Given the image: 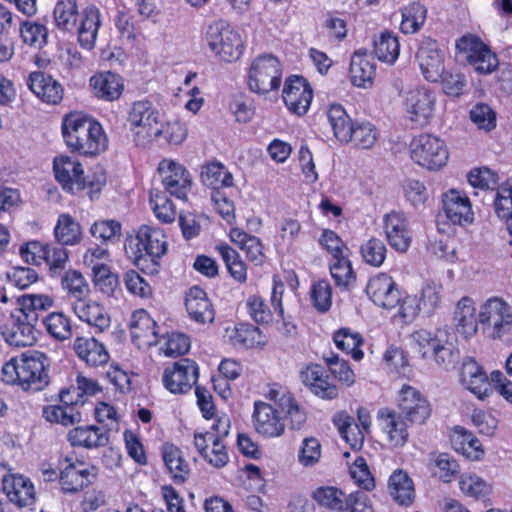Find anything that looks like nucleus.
Here are the masks:
<instances>
[{
  "mask_svg": "<svg viewBox=\"0 0 512 512\" xmlns=\"http://www.w3.org/2000/svg\"><path fill=\"white\" fill-rule=\"evenodd\" d=\"M266 399L277 405L256 400L253 404L252 425L255 432L264 439L281 437L286 428L285 418L289 419L291 428L299 429L306 422L307 414L294 394L279 383H272L265 393Z\"/></svg>",
  "mask_w": 512,
  "mask_h": 512,
  "instance_id": "f257e3e1",
  "label": "nucleus"
},
{
  "mask_svg": "<svg viewBox=\"0 0 512 512\" xmlns=\"http://www.w3.org/2000/svg\"><path fill=\"white\" fill-rule=\"evenodd\" d=\"M124 250L131 263L142 273L155 276L161 271V261L168 252L164 229L142 224L127 234Z\"/></svg>",
  "mask_w": 512,
  "mask_h": 512,
  "instance_id": "f03ea898",
  "label": "nucleus"
},
{
  "mask_svg": "<svg viewBox=\"0 0 512 512\" xmlns=\"http://www.w3.org/2000/svg\"><path fill=\"white\" fill-rule=\"evenodd\" d=\"M61 131L68 150L79 156L95 157L108 148L102 124L85 113L72 111L62 118Z\"/></svg>",
  "mask_w": 512,
  "mask_h": 512,
  "instance_id": "7ed1b4c3",
  "label": "nucleus"
},
{
  "mask_svg": "<svg viewBox=\"0 0 512 512\" xmlns=\"http://www.w3.org/2000/svg\"><path fill=\"white\" fill-rule=\"evenodd\" d=\"M49 368V358L44 352L26 350L3 364L1 380L24 392H39L49 385Z\"/></svg>",
  "mask_w": 512,
  "mask_h": 512,
  "instance_id": "20e7f679",
  "label": "nucleus"
},
{
  "mask_svg": "<svg viewBox=\"0 0 512 512\" xmlns=\"http://www.w3.org/2000/svg\"><path fill=\"white\" fill-rule=\"evenodd\" d=\"M53 172L56 181L66 193L75 195L87 190L90 199L100 194L107 181L102 168L97 167L85 174L82 163L68 155L54 158Z\"/></svg>",
  "mask_w": 512,
  "mask_h": 512,
  "instance_id": "39448f33",
  "label": "nucleus"
},
{
  "mask_svg": "<svg viewBox=\"0 0 512 512\" xmlns=\"http://www.w3.org/2000/svg\"><path fill=\"white\" fill-rule=\"evenodd\" d=\"M61 470L60 490L65 495H77L92 486L99 475L96 465L79 459L75 452L61 455L57 460Z\"/></svg>",
  "mask_w": 512,
  "mask_h": 512,
  "instance_id": "423d86ee",
  "label": "nucleus"
},
{
  "mask_svg": "<svg viewBox=\"0 0 512 512\" xmlns=\"http://www.w3.org/2000/svg\"><path fill=\"white\" fill-rule=\"evenodd\" d=\"M283 65L278 57L270 53L256 56L246 74L247 88L254 94L267 95L279 91L282 85Z\"/></svg>",
  "mask_w": 512,
  "mask_h": 512,
  "instance_id": "0eeeda50",
  "label": "nucleus"
},
{
  "mask_svg": "<svg viewBox=\"0 0 512 512\" xmlns=\"http://www.w3.org/2000/svg\"><path fill=\"white\" fill-rule=\"evenodd\" d=\"M19 254L27 264L38 267L45 265L52 277L60 275L69 260L67 249L56 242L30 240L20 246Z\"/></svg>",
  "mask_w": 512,
  "mask_h": 512,
  "instance_id": "6e6552de",
  "label": "nucleus"
},
{
  "mask_svg": "<svg viewBox=\"0 0 512 512\" xmlns=\"http://www.w3.org/2000/svg\"><path fill=\"white\" fill-rule=\"evenodd\" d=\"M206 41L214 55L226 63L238 61L245 50L241 34L224 21H216L208 26Z\"/></svg>",
  "mask_w": 512,
  "mask_h": 512,
  "instance_id": "1a4fd4ad",
  "label": "nucleus"
},
{
  "mask_svg": "<svg viewBox=\"0 0 512 512\" xmlns=\"http://www.w3.org/2000/svg\"><path fill=\"white\" fill-rule=\"evenodd\" d=\"M132 141L137 147H145L156 135L159 111L148 99L131 103L126 118Z\"/></svg>",
  "mask_w": 512,
  "mask_h": 512,
  "instance_id": "9d476101",
  "label": "nucleus"
},
{
  "mask_svg": "<svg viewBox=\"0 0 512 512\" xmlns=\"http://www.w3.org/2000/svg\"><path fill=\"white\" fill-rule=\"evenodd\" d=\"M284 282L278 274L272 276V289L270 296V303L273 310L270 309L266 300L258 295H250L246 302L245 308L249 317L260 326H269L274 321L283 320L284 306H283V294H284Z\"/></svg>",
  "mask_w": 512,
  "mask_h": 512,
  "instance_id": "9b49d317",
  "label": "nucleus"
},
{
  "mask_svg": "<svg viewBox=\"0 0 512 512\" xmlns=\"http://www.w3.org/2000/svg\"><path fill=\"white\" fill-rule=\"evenodd\" d=\"M409 151L414 163L430 171L440 170L449 159V151L444 140L429 133L413 137Z\"/></svg>",
  "mask_w": 512,
  "mask_h": 512,
  "instance_id": "f8f14e48",
  "label": "nucleus"
},
{
  "mask_svg": "<svg viewBox=\"0 0 512 512\" xmlns=\"http://www.w3.org/2000/svg\"><path fill=\"white\" fill-rule=\"evenodd\" d=\"M300 380L305 388L315 397L333 401L339 398L344 385L337 382V377L319 363L306 364L299 373Z\"/></svg>",
  "mask_w": 512,
  "mask_h": 512,
  "instance_id": "ddd939ff",
  "label": "nucleus"
},
{
  "mask_svg": "<svg viewBox=\"0 0 512 512\" xmlns=\"http://www.w3.org/2000/svg\"><path fill=\"white\" fill-rule=\"evenodd\" d=\"M455 47L456 54L463 57L479 74H490L499 65L496 54L476 35H463L456 41Z\"/></svg>",
  "mask_w": 512,
  "mask_h": 512,
  "instance_id": "4468645a",
  "label": "nucleus"
},
{
  "mask_svg": "<svg viewBox=\"0 0 512 512\" xmlns=\"http://www.w3.org/2000/svg\"><path fill=\"white\" fill-rule=\"evenodd\" d=\"M397 411L413 425L421 426L431 418L432 404L419 389L409 384H404L397 393Z\"/></svg>",
  "mask_w": 512,
  "mask_h": 512,
  "instance_id": "2eb2a0df",
  "label": "nucleus"
},
{
  "mask_svg": "<svg viewBox=\"0 0 512 512\" xmlns=\"http://www.w3.org/2000/svg\"><path fill=\"white\" fill-rule=\"evenodd\" d=\"M0 490L19 508L35 502V488L30 478L13 472L6 463L0 462Z\"/></svg>",
  "mask_w": 512,
  "mask_h": 512,
  "instance_id": "dca6fc26",
  "label": "nucleus"
},
{
  "mask_svg": "<svg viewBox=\"0 0 512 512\" xmlns=\"http://www.w3.org/2000/svg\"><path fill=\"white\" fill-rule=\"evenodd\" d=\"M199 378V366L196 361L181 358L164 367L162 384L172 394H186L192 390Z\"/></svg>",
  "mask_w": 512,
  "mask_h": 512,
  "instance_id": "f3484780",
  "label": "nucleus"
},
{
  "mask_svg": "<svg viewBox=\"0 0 512 512\" xmlns=\"http://www.w3.org/2000/svg\"><path fill=\"white\" fill-rule=\"evenodd\" d=\"M37 322L35 317L24 312L12 313L8 321L1 327V335L5 342L14 347H28L37 341Z\"/></svg>",
  "mask_w": 512,
  "mask_h": 512,
  "instance_id": "a211bd4d",
  "label": "nucleus"
},
{
  "mask_svg": "<svg viewBox=\"0 0 512 512\" xmlns=\"http://www.w3.org/2000/svg\"><path fill=\"white\" fill-rule=\"evenodd\" d=\"M435 105V94L426 87L409 90L403 103L406 118L416 127H424L430 123Z\"/></svg>",
  "mask_w": 512,
  "mask_h": 512,
  "instance_id": "6ab92c4d",
  "label": "nucleus"
},
{
  "mask_svg": "<svg viewBox=\"0 0 512 512\" xmlns=\"http://www.w3.org/2000/svg\"><path fill=\"white\" fill-rule=\"evenodd\" d=\"M313 89L302 75H290L283 84L282 99L288 111L297 116L307 114L312 100Z\"/></svg>",
  "mask_w": 512,
  "mask_h": 512,
  "instance_id": "aec40b11",
  "label": "nucleus"
},
{
  "mask_svg": "<svg viewBox=\"0 0 512 512\" xmlns=\"http://www.w3.org/2000/svg\"><path fill=\"white\" fill-rule=\"evenodd\" d=\"M378 425L388 444L393 448L403 447L409 440V429L413 424L396 409L383 407L377 412Z\"/></svg>",
  "mask_w": 512,
  "mask_h": 512,
  "instance_id": "412c9836",
  "label": "nucleus"
},
{
  "mask_svg": "<svg viewBox=\"0 0 512 512\" xmlns=\"http://www.w3.org/2000/svg\"><path fill=\"white\" fill-rule=\"evenodd\" d=\"M164 191L180 200H186L192 186L190 172L180 163L163 159L158 165Z\"/></svg>",
  "mask_w": 512,
  "mask_h": 512,
  "instance_id": "4be33fe9",
  "label": "nucleus"
},
{
  "mask_svg": "<svg viewBox=\"0 0 512 512\" xmlns=\"http://www.w3.org/2000/svg\"><path fill=\"white\" fill-rule=\"evenodd\" d=\"M383 231L389 246L398 253H406L413 240V231L403 212L391 211L383 217Z\"/></svg>",
  "mask_w": 512,
  "mask_h": 512,
  "instance_id": "5701e85b",
  "label": "nucleus"
},
{
  "mask_svg": "<svg viewBox=\"0 0 512 512\" xmlns=\"http://www.w3.org/2000/svg\"><path fill=\"white\" fill-rule=\"evenodd\" d=\"M460 382L478 400H485L493 393L492 375L489 377L483 366L474 358L467 357L463 360Z\"/></svg>",
  "mask_w": 512,
  "mask_h": 512,
  "instance_id": "b1692460",
  "label": "nucleus"
},
{
  "mask_svg": "<svg viewBox=\"0 0 512 512\" xmlns=\"http://www.w3.org/2000/svg\"><path fill=\"white\" fill-rule=\"evenodd\" d=\"M442 212L448 223L459 226L472 224L474 212L468 195L458 189H449L441 197Z\"/></svg>",
  "mask_w": 512,
  "mask_h": 512,
  "instance_id": "393cba45",
  "label": "nucleus"
},
{
  "mask_svg": "<svg viewBox=\"0 0 512 512\" xmlns=\"http://www.w3.org/2000/svg\"><path fill=\"white\" fill-rule=\"evenodd\" d=\"M72 350L78 360L90 369L104 368L111 358L107 346L95 336H76Z\"/></svg>",
  "mask_w": 512,
  "mask_h": 512,
  "instance_id": "a878e982",
  "label": "nucleus"
},
{
  "mask_svg": "<svg viewBox=\"0 0 512 512\" xmlns=\"http://www.w3.org/2000/svg\"><path fill=\"white\" fill-rule=\"evenodd\" d=\"M412 348L423 359H433L438 365L451 362L452 351L437 335L425 329L412 333Z\"/></svg>",
  "mask_w": 512,
  "mask_h": 512,
  "instance_id": "bb28decb",
  "label": "nucleus"
},
{
  "mask_svg": "<svg viewBox=\"0 0 512 512\" xmlns=\"http://www.w3.org/2000/svg\"><path fill=\"white\" fill-rule=\"evenodd\" d=\"M368 297L378 307L391 310L399 304L401 293L394 279L381 272L371 277L366 286Z\"/></svg>",
  "mask_w": 512,
  "mask_h": 512,
  "instance_id": "cd10ccee",
  "label": "nucleus"
},
{
  "mask_svg": "<svg viewBox=\"0 0 512 512\" xmlns=\"http://www.w3.org/2000/svg\"><path fill=\"white\" fill-rule=\"evenodd\" d=\"M224 337L237 350L262 349L268 342L259 326L243 321L226 327Z\"/></svg>",
  "mask_w": 512,
  "mask_h": 512,
  "instance_id": "c85d7f7f",
  "label": "nucleus"
},
{
  "mask_svg": "<svg viewBox=\"0 0 512 512\" xmlns=\"http://www.w3.org/2000/svg\"><path fill=\"white\" fill-rule=\"evenodd\" d=\"M71 310L81 322L89 325L95 334L103 333L111 326V316L104 305L90 299L89 296L71 301Z\"/></svg>",
  "mask_w": 512,
  "mask_h": 512,
  "instance_id": "c756f323",
  "label": "nucleus"
},
{
  "mask_svg": "<svg viewBox=\"0 0 512 512\" xmlns=\"http://www.w3.org/2000/svg\"><path fill=\"white\" fill-rule=\"evenodd\" d=\"M158 324L144 308L132 312L129 331L132 342L138 347H150L159 341Z\"/></svg>",
  "mask_w": 512,
  "mask_h": 512,
  "instance_id": "7c9ffc66",
  "label": "nucleus"
},
{
  "mask_svg": "<svg viewBox=\"0 0 512 512\" xmlns=\"http://www.w3.org/2000/svg\"><path fill=\"white\" fill-rule=\"evenodd\" d=\"M59 404L46 405L42 409V417L51 424L68 427L82 420L80 406L61 389L58 393Z\"/></svg>",
  "mask_w": 512,
  "mask_h": 512,
  "instance_id": "2f4dec72",
  "label": "nucleus"
},
{
  "mask_svg": "<svg viewBox=\"0 0 512 512\" xmlns=\"http://www.w3.org/2000/svg\"><path fill=\"white\" fill-rule=\"evenodd\" d=\"M102 25L100 9L95 4L85 6L79 15L76 29L79 45L85 50L94 49Z\"/></svg>",
  "mask_w": 512,
  "mask_h": 512,
  "instance_id": "473e14b6",
  "label": "nucleus"
},
{
  "mask_svg": "<svg viewBox=\"0 0 512 512\" xmlns=\"http://www.w3.org/2000/svg\"><path fill=\"white\" fill-rule=\"evenodd\" d=\"M91 92L98 100L114 102L121 98L124 89V78L112 71H99L89 79Z\"/></svg>",
  "mask_w": 512,
  "mask_h": 512,
  "instance_id": "72a5a7b5",
  "label": "nucleus"
},
{
  "mask_svg": "<svg viewBox=\"0 0 512 512\" xmlns=\"http://www.w3.org/2000/svg\"><path fill=\"white\" fill-rule=\"evenodd\" d=\"M376 62L366 49L356 50L349 66V77L353 86L362 89L371 88L376 77Z\"/></svg>",
  "mask_w": 512,
  "mask_h": 512,
  "instance_id": "f704fd0d",
  "label": "nucleus"
},
{
  "mask_svg": "<svg viewBox=\"0 0 512 512\" xmlns=\"http://www.w3.org/2000/svg\"><path fill=\"white\" fill-rule=\"evenodd\" d=\"M185 308L191 320L199 324L212 323L215 309L207 292L198 285L190 287L185 293Z\"/></svg>",
  "mask_w": 512,
  "mask_h": 512,
  "instance_id": "c9c22d12",
  "label": "nucleus"
},
{
  "mask_svg": "<svg viewBox=\"0 0 512 512\" xmlns=\"http://www.w3.org/2000/svg\"><path fill=\"white\" fill-rule=\"evenodd\" d=\"M27 84L32 93L43 103L57 105L63 99L62 84L45 72H31Z\"/></svg>",
  "mask_w": 512,
  "mask_h": 512,
  "instance_id": "e433bc0d",
  "label": "nucleus"
},
{
  "mask_svg": "<svg viewBox=\"0 0 512 512\" xmlns=\"http://www.w3.org/2000/svg\"><path fill=\"white\" fill-rule=\"evenodd\" d=\"M109 428L97 425H82L72 428L67 434V441L72 447L87 450L105 447L109 443Z\"/></svg>",
  "mask_w": 512,
  "mask_h": 512,
  "instance_id": "4c0bfd02",
  "label": "nucleus"
},
{
  "mask_svg": "<svg viewBox=\"0 0 512 512\" xmlns=\"http://www.w3.org/2000/svg\"><path fill=\"white\" fill-rule=\"evenodd\" d=\"M417 59L424 78L438 82L445 72L444 58L436 41L424 42L417 52Z\"/></svg>",
  "mask_w": 512,
  "mask_h": 512,
  "instance_id": "58836bf2",
  "label": "nucleus"
},
{
  "mask_svg": "<svg viewBox=\"0 0 512 512\" xmlns=\"http://www.w3.org/2000/svg\"><path fill=\"white\" fill-rule=\"evenodd\" d=\"M230 241L239 247L246 259L255 266H262L266 260L265 246L261 239L238 227H232L228 234Z\"/></svg>",
  "mask_w": 512,
  "mask_h": 512,
  "instance_id": "ea45409f",
  "label": "nucleus"
},
{
  "mask_svg": "<svg viewBox=\"0 0 512 512\" xmlns=\"http://www.w3.org/2000/svg\"><path fill=\"white\" fill-rule=\"evenodd\" d=\"M193 442L199 455L213 467L222 468L229 462L228 450L223 441L194 433Z\"/></svg>",
  "mask_w": 512,
  "mask_h": 512,
  "instance_id": "a19ab883",
  "label": "nucleus"
},
{
  "mask_svg": "<svg viewBox=\"0 0 512 512\" xmlns=\"http://www.w3.org/2000/svg\"><path fill=\"white\" fill-rule=\"evenodd\" d=\"M450 443L452 448L465 458L476 461L484 456V449L479 439L469 430L462 426H455L451 429Z\"/></svg>",
  "mask_w": 512,
  "mask_h": 512,
  "instance_id": "79ce46f5",
  "label": "nucleus"
},
{
  "mask_svg": "<svg viewBox=\"0 0 512 512\" xmlns=\"http://www.w3.org/2000/svg\"><path fill=\"white\" fill-rule=\"evenodd\" d=\"M162 458L173 482L185 483L189 478L191 467L183 451L172 443H165L162 446Z\"/></svg>",
  "mask_w": 512,
  "mask_h": 512,
  "instance_id": "37998d69",
  "label": "nucleus"
},
{
  "mask_svg": "<svg viewBox=\"0 0 512 512\" xmlns=\"http://www.w3.org/2000/svg\"><path fill=\"white\" fill-rule=\"evenodd\" d=\"M55 242L62 247L76 246L83 240L80 223L69 213L59 214L53 229Z\"/></svg>",
  "mask_w": 512,
  "mask_h": 512,
  "instance_id": "c03bdc74",
  "label": "nucleus"
},
{
  "mask_svg": "<svg viewBox=\"0 0 512 512\" xmlns=\"http://www.w3.org/2000/svg\"><path fill=\"white\" fill-rule=\"evenodd\" d=\"M47 335L55 342L63 343L74 334V325L70 316L62 311L47 313L41 320Z\"/></svg>",
  "mask_w": 512,
  "mask_h": 512,
  "instance_id": "a18cd8bd",
  "label": "nucleus"
},
{
  "mask_svg": "<svg viewBox=\"0 0 512 512\" xmlns=\"http://www.w3.org/2000/svg\"><path fill=\"white\" fill-rule=\"evenodd\" d=\"M456 330L465 338L476 334L478 330V318L473 299L468 296L462 297L457 305L453 317Z\"/></svg>",
  "mask_w": 512,
  "mask_h": 512,
  "instance_id": "49530a36",
  "label": "nucleus"
},
{
  "mask_svg": "<svg viewBox=\"0 0 512 512\" xmlns=\"http://www.w3.org/2000/svg\"><path fill=\"white\" fill-rule=\"evenodd\" d=\"M332 340L336 348L354 361H361L364 358L362 347L365 340L361 333L349 328L341 327L333 332Z\"/></svg>",
  "mask_w": 512,
  "mask_h": 512,
  "instance_id": "de8ad7c7",
  "label": "nucleus"
},
{
  "mask_svg": "<svg viewBox=\"0 0 512 512\" xmlns=\"http://www.w3.org/2000/svg\"><path fill=\"white\" fill-rule=\"evenodd\" d=\"M388 489L393 500L402 506H410L415 499L414 483L407 472L395 470L388 480Z\"/></svg>",
  "mask_w": 512,
  "mask_h": 512,
  "instance_id": "09e8293b",
  "label": "nucleus"
},
{
  "mask_svg": "<svg viewBox=\"0 0 512 512\" xmlns=\"http://www.w3.org/2000/svg\"><path fill=\"white\" fill-rule=\"evenodd\" d=\"M215 251L221 257L230 277L238 284H244L248 279V267L240 254L226 242L215 246Z\"/></svg>",
  "mask_w": 512,
  "mask_h": 512,
  "instance_id": "8fccbe9b",
  "label": "nucleus"
},
{
  "mask_svg": "<svg viewBox=\"0 0 512 512\" xmlns=\"http://www.w3.org/2000/svg\"><path fill=\"white\" fill-rule=\"evenodd\" d=\"M510 313H512V307L505 300L500 297H491L481 305L478 321L484 331H489Z\"/></svg>",
  "mask_w": 512,
  "mask_h": 512,
  "instance_id": "3c124183",
  "label": "nucleus"
},
{
  "mask_svg": "<svg viewBox=\"0 0 512 512\" xmlns=\"http://www.w3.org/2000/svg\"><path fill=\"white\" fill-rule=\"evenodd\" d=\"M201 180L204 185L210 187L212 191L222 188L232 187L234 179L232 173L227 167L219 161H209L202 166Z\"/></svg>",
  "mask_w": 512,
  "mask_h": 512,
  "instance_id": "603ef678",
  "label": "nucleus"
},
{
  "mask_svg": "<svg viewBox=\"0 0 512 512\" xmlns=\"http://www.w3.org/2000/svg\"><path fill=\"white\" fill-rule=\"evenodd\" d=\"M333 423L338 428L342 438L354 451L362 448L367 433L360 429L352 416L346 411H341L334 416Z\"/></svg>",
  "mask_w": 512,
  "mask_h": 512,
  "instance_id": "864d4df0",
  "label": "nucleus"
},
{
  "mask_svg": "<svg viewBox=\"0 0 512 512\" xmlns=\"http://www.w3.org/2000/svg\"><path fill=\"white\" fill-rule=\"evenodd\" d=\"M91 276L94 289L103 297L118 300L123 295L119 275L110 266L98 267Z\"/></svg>",
  "mask_w": 512,
  "mask_h": 512,
  "instance_id": "5fc2aeb1",
  "label": "nucleus"
},
{
  "mask_svg": "<svg viewBox=\"0 0 512 512\" xmlns=\"http://www.w3.org/2000/svg\"><path fill=\"white\" fill-rule=\"evenodd\" d=\"M351 254L329 259L328 266L336 287L349 290L356 284L357 275L350 260Z\"/></svg>",
  "mask_w": 512,
  "mask_h": 512,
  "instance_id": "6e6d98bb",
  "label": "nucleus"
},
{
  "mask_svg": "<svg viewBox=\"0 0 512 512\" xmlns=\"http://www.w3.org/2000/svg\"><path fill=\"white\" fill-rule=\"evenodd\" d=\"M326 116L334 137L342 143H349L350 129L354 122L345 108L339 103H333L327 108Z\"/></svg>",
  "mask_w": 512,
  "mask_h": 512,
  "instance_id": "4d7b16f0",
  "label": "nucleus"
},
{
  "mask_svg": "<svg viewBox=\"0 0 512 512\" xmlns=\"http://www.w3.org/2000/svg\"><path fill=\"white\" fill-rule=\"evenodd\" d=\"M373 53L382 62L395 63L400 54L398 36L388 29L383 30L373 41Z\"/></svg>",
  "mask_w": 512,
  "mask_h": 512,
  "instance_id": "13d9d810",
  "label": "nucleus"
},
{
  "mask_svg": "<svg viewBox=\"0 0 512 512\" xmlns=\"http://www.w3.org/2000/svg\"><path fill=\"white\" fill-rule=\"evenodd\" d=\"M79 15L76 0H58L53 10L55 25L64 32H74Z\"/></svg>",
  "mask_w": 512,
  "mask_h": 512,
  "instance_id": "bf43d9fd",
  "label": "nucleus"
},
{
  "mask_svg": "<svg viewBox=\"0 0 512 512\" xmlns=\"http://www.w3.org/2000/svg\"><path fill=\"white\" fill-rule=\"evenodd\" d=\"M149 203L155 217L161 223L170 224L175 221L177 215L176 207L167 196L166 191L151 189L149 193Z\"/></svg>",
  "mask_w": 512,
  "mask_h": 512,
  "instance_id": "052dcab7",
  "label": "nucleus"
},
{
  "mask_svg": "<svg viewBox=\"0 0 512 512\" xmlns=\"http://www.w3.org/2000/svg\"><path fill=\"white\" fill-rule=\"evenodd\" d=\"M458 483L461 492L466 497L475 500H484L488 498L492 492L491 485L476 473L464 472L460 474Z\"/></svg>",
  "mask_w": 512,
  "mask_h": 512,
  "instance_id": "680f3d73",
  "label": "nucleus"
},
{
  "mask_svg": "<svg viewBox=\"0 0 512 512\" xmlns=\"http://www.w3.org/2000/svg\"><path fill=\"white\" fill-rule=\"evenodd\" d=\"M114 25L120 38L130 44L134 45L144 38L141 27L127 10H117L114 16Z\"/></svg>",
  "mask_w": 512,
  "mask_h": 512,
  "instance_id": "e2e57ef3",
  "label": "nucleus"
},
{
  "mask_svg": "<svg viewBox=\"0 0 512 512\" xmlns=\"http://www.w3.org/2000/svg\"><path fill=\"white\" fill-rule=\"evenodd\" d=\"M311 497L319 506L337 512H343L347 504L344 492L333 486L317 487Z\"/></svg>",
  "mask_w": 512,
  "mask_h": 512,
  "instance_id": "0e129e2a",
  "label": "nucleus"
},
{
  "mask_svg": "<svg viewBox=\"0 0 512 512\" xmlns=\"http://www.w3.org/2000/svg\"><path fill=\"white\" fill-rule=\"evenodd\" d=\"M493 206L498 218L505 221L512 237V185L506 182L497 187Z\"/></svg>",
  "mask_w": 512,
  "mask_h": 512,
  "instance_id": "69168bd1",
  "label": "nucleus"
},
{
  "mask_svg": "<svg viewBox=\"0 0 512 512\" xmlns=\"http://www.w3.org/2000/svg\"><path fill=\"white\" fill-rule=\"evenodd\" d=\"M427 17L426 7L419 2H411L402 10L400 30L404 34H414L424 25Z\"/></svg>",
  "mask_w": 512,
  "mask_h": 512,
  "instance_id": "338daca9",
  "label": "nucleus"
},
{
  "mask_svg": "<svg viewBox=\"0 0 512 512\" xmlns=\"http://www.w3.org/2000/svg\"><path fill=\"white\" fill-rule=\"evenodd\" d=\"M309 298L313 308L319 313H326L332 307L333 291L327 279L314 281L309 290Z\"/></svg>",
  "mask_w": 512,
  "mask_h": 512,
  "instance_id": "774afa93",
  "label": "nucleus"
}]
</instances>
